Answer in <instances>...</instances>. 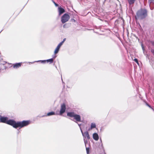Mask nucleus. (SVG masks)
<instances>
[{"label":"nucleus","instance_id":"nucleus-32","mask_svg":"<svg viewBox=\"0 0 154 154\" xmlns=\"http://www.w3.org/2000/svg\"><path fill=\"white\" fill-rule=\"evenodd\" d=\"M100 141H101V142L102 141V140H101V139H100Z\"/></svg>","mask_w":154,"mask_h":154},{"label":"nucleus","instance_id":"nucleus-8","mask_svg":"<svg viewBox=\"0 0 154 154\" xmlns=\"http://www.w3.org/2000/svg\"><path fill=\"white\" fill-rule=\"evenodd\" d=\"M59 14L60 15L61 14L65 12V10L63 8L60 7L58 8Z\"/></svg>","mask_w":154,"mask_h":154},{"label":"nucleus","instance_id":"nucleus-30","mask_svg":"<svg viewBox=\"0 0 154 154\" xmlns=\"http://www.w3.org/2000/svg\"><path fill=\"white\" fill-rule=\"evenodd\" d=\"M152 45L154 46V42H152Z\"/></svg>","mask_w":154,"mask_h":154},{"label":"nucleus","instance_id":"nucleus-2","mask_svg":"<svg viewBox=\"0 0 154 154\" xmlns=\"http://www.w3.org/2000/svg\"><path fill=\"white\" fill-rule=\"evenodd\" d=\"M147 15L146 10L144 8H141L137 12L135 17L136 20H142L145 19Z\"/></svg>","mask_w":154,"mask_h":154},{"label":"nucleus","instance_id":"nucleus-35","mask_svg":"<svg viewBox=\"0 0 154 154\" xmlns=\"http://www.w3.org/2000/svg\"><path fill=\"white\" fill-rule=\"evenodd\" d=\"M42 116V117H43V116Z\"/></svg>","mask_w":154,"mask_h":154},{"label":"nucleus","instance_id":"nucleus-15","mask_svg":"<svg viewBox=\"0 0 154 154\" xmlns=\"http://www.w3.org/2000/svg\"><path fill=\"white\" fill-rule=\"evenodd\" d=\"M55 113L54 112H51L48 113L47 114V116H50L51 115H55Z\"/></svg>","mask_w":154,"mask_h":154},{"label":"nucleus","instance_id":"nucleus-33","mask_svg":"<svg viewBox=\"0 0 154 154\" xmlns=\"http://www.w3.org/2000/svg\"><path fill=\"white\" fill-rule=\"evenodd\" d=\"M100 141H101V142L102 141V140H101V139H100Z\"/></svg>","mask_w":154,"mask_h":154},{"label":"nucleus","instance_id":"nucleus-12","mask_svg":"<svg viewBox=\"0 0 154 154\" xmlns=\"http://www.w3.org/2000/svg\"><path fill=\"white\" fill-rule=\"evenodd\" d=\"M96 127V125L95 123H92L91 124V129L95 128Z\"/></svg>","mask_w":154,"mask_h":154},{"label":"nucleus","instance_id":"nucleus-24","mask_svg":"<svg viewBox=\"0 0 154 154\" xmlns=\"http://www.w3.org/2000/svg\"><path fill=\"white\" fill-rule=\"evenodd\" d=\"M151 51L152 53L154 55V50H152Z\"/></svg>","mask_w":154,"mask_h":154},{"label":"nucleus","instance_id":"nucleus-14","mask_svg":"<svg viewBox=\"0 0 154 154\" xmlns=\"http://www.w3.org/2000/svg\"><path fill=\"white\" fill-rule=\"evenodd\" d=\"M46 61L47 62H50V63H51L53 62V58H51L47 60Z\"/></svg>","mask_w":154,"mask_h":154},{"label":"nucleus","instance_id":"nucleus-13","mask_svg":"<svg viewBox=\"0 0 154 154\" xmlns=\"http://www.w3.org/2000/svg\"><path fill=\"white\" fill-rule=\"evenodd\" d=\"M40 62L41 63H45L46 62V60H38L37 61H35L34 62H29V63H34L35 62Z\"/></svg>","mask_w":154,"mask_h":154},{"label":"nucleus","instance_id":"nucleus-4","mask_svg":"<svg viewBox=\"0 0 154 154\" xmlns=\"http://www.w3.org/2000/svg\"><path fill=\"white\" fill-rule=\"evenodd\" d=\"M82 136L84 138V141L85 143V146L88 143V140H89L90 138L88 132V131H86L82 133Z\"/></svg>","mask_w":154,"mask_h":154},{"label":"nucleus","instance_id":"nucleus-18","mask_svg":"<svg viewBox=\"0 0 154 154\" xmlns=\"http://www.w3.org/2000/svg\"><path fill=\"white\" fill-rule=\"evenodd\" d=\"M66 40V38H64L63 39V41L60 42V43H61V44L62 45L63 44V43H64V42Z\"/></svg>","mask_w":154,"mask_h":154},{"label":"nucleus","instance_id":"nucleus-16","mask_svg":"<svg viewBox=\"0 0 154 154\" xmlns=\"http://www.w3.org/2000/svg\"><path fill=\"white\" fill-rule=\"evenodd\" d=\"M149 2L150 3V7L151 10H153V8H152L150 6V4L154 2V0H149Z\"/></svg>","mask_w":154,"mask_h":154},{"label":"nucleus","instance_id":"nucleus-34","mask_svg":"<svg viewBox=\"0 0 154 154\" xmlns=\"http://www.w3.org/2000/svg\"><path fill=\"white\" fill-rule=\"evenodd\" d=\"M152 110H153V111H154V109H152Z\"/></svg>","mask_w":154,"mask_h":154},{"label":"nucleus","instance_id":"nucleus-29","mask_svg":"<svg viewBox=\"0 0 154 154\" xmlns=\"http://www.w3.org/2000/svg\"><path fill=\"white\" fill-rule=\"evenodd\" d=\"M142 48V49H143V51H144V47H143V48Z\"/></svg>","mask_w":154,"mask_h":154},{"label":"nucleus","instance_id":"nucleus-9","mask_svg":"<svg viewBox=\"0 0 154 154\" xmlns=\"http://www.w3.org/2000/svg\"><path fill=\"white\" fill-rule=\"evenodd\" d=\"M93 139L97 141L99 139V136L97 133H94L93 135Z\"/></svg>","mask_w":154,"mask_h":154},{"label":"nucleus","instance_id":"nucleus-19","mask_svg":"<svg viewBox=\"0 0 154 154\" xmlns=\"http://www.w3.org/2000/svg\"><path fill=\"white\" fill-rule=\"evenodd\" d=\"M134 61L135 62L138 64V60L136 58H135L134 59Z\"/></svg>","mask_w":154,"mask_h":154},{"label":"nucleus","instance_id":"nucleus-17","mask_svg":"<svg viewBox=\"0 0 154 154\" xmlns=\"http://www.w3.org/2000/svg\"><path fill=\"white\" fill-rule=\"evenodd\" d=\"M86 146V152L87 154L89 153V149L88 147H86V146Z\"/></svg>","mask_w":154,"mask_h":154},{"label":"nucleus","instance_id":"nucleus-3","mask_svg":"<svg viewBox=\"0 0 154 154\" xmlns=\"http://www.w3.org/2000/svg\"><path fill=\"white\" fill-rule=\"evenodd\" d=\"M67 116L70 117H74V119L77 122H81V118L79 115L76 114L73 112H69L67 113Z\"/></svg>","mask_w":154,"mask_h":154},{"label":"nucleus","instance_id":"nucleus-22","mask_svg":"<svg viewBox=\"0 0 154 154\" xmlns=\"http://www.w3.org/2000/svg\"><path fill=\"white\" fill-rule=\"evenodd\" d=\"M54 3V5L56 6H58V5L57 4H56V3H55L54 2H53Z\"/></svg>","mask_w":154,"mask_h":154},{"label":"nucleus","instance_id":"nucleus-31","mask_svg":"<svg viewBox=\"0 0 154 154\" xmlns=\"http://www.w3.org/2000/svg\"><path fill=\"white\" fill-rule=\"evenodd\" d=\"M141 46H142V48L143 47H143V45H141Z\"/></svg>","mask_w":154,"mask_h":154},{"label":"nucleus","instance_id":"nucleus-21","mask_svg":"<svg viewBox=\"0 0 154 154\" xmlns=\"http://www.w3.org/2000/svg\"><path fill=\"white\" fill-rule=\"evenodd\" d=\"M71 21L72 22H75V20L73 19H72L71 20Z\"/></svg>","mask_w":154,"mask_h":154},{"label":"nucleus","instance_id":"nucleus-27","mask_svg":"<svg viewBox=\"0 0 154 154\" xmlns=\"http://www.w3.org/2000/svg\"><path fill=\"white\" fill-rule=\"evenodd\" d=\"M80 130H81V132L82 134V133H84L82 131V129H81V127H80Z\"/></svg>","mask_w":154,"mask_h":154},{"label":"nucleus","instance_id":"nucleus-1","mask_svg":"<svg viewBox=\"0 0 154 154\" xmlns=\"http://www.w3.org/2000/svg\"><path fill=\"white\" fill-rule=\"evenodd\" d=\"M0 122L10 125L15 128H21L28 125L30 124V122L29 121L24 120L16 122L13 119L8 120V118L6 117H2L1 116H0Z\"/></svg>","mask_w":154,"mask_h":154},{"label":"nucleus","instance_id":"nucleus-25","mask_svg":"<svg viewBox=\"0 0 154 154\" xmlns=\"http://www.w3.org/2000/svg\"><path fill=\"white\" fill-rule=\"evenodd\" d=\"M147 105L150 108H151L152 109H153V108H152L148 104H147Z\"/></svg>","mask_w":154,"mask_h":154},{"label":"nucleus","instance_id":"nucleus-26","mask_svg":"<svg viewBox=\"0 0 154 154\" xmlns=\"http://www.w3.org/2000/svg\"><path fill=\"white\" fill-rule=\"evenodd\" d=\"M80 130H81V132L82 134V133H84L82 131V129H81V127H80Z\"/></svg>","mask_w":154,"mask_h":154},{"label":"nucleus","instance_id":"nucleus-20","mask_svg":"<svg viewBox=\"0 0 154 154\" xmlns=\"http://www.w3.org/2000/svg\"><path fill=\"white\" fill-rule=\"evenodd\" d=\"M74 121L76 123H77L78 124V125L79 126V127H80H80H81V125H82L81 124H78V123H77V121Z\"/></svg>","mask_w":154,"mask_h":154},{"label":"nucleus","instance_id":"nucleus-6","mask_svg":"<svg viewBox=\"0 0 154 154\" xmlns=\"http://www.w3.org/2000/svg\"><path fill=\"white\" fill-rule=\"evenodd\" d=\"M66 110V106L65 103H63L61 104L60 106V111L59 115H62V114L64 113Z\"/></svg>","mask_w":154,"mask_h":154},{"label":"nucleus","instance_id":"nucleus-11","mask_svg":"<svg viewBox=\"0 0 154 154\" xmlns=\"http://www.w3.org/2000/svg\"><path fill=\"white\" fill-rule=\"evenodd\" d=\"M136 0H128L129 5H131L133 4Z\"/></svg>","mask_w":154,"mask_h":154},{"label":"nucleus","instance_id":"nucleus-28","mask_svg":"<svg viewBox=\"0 0 154 154\" xmlns=\"http://www.w3.org/2000/svg\"><path fill=\"white\" fill-rule=\"evenodd\" d=\"M56 57V56L54 55V57H53V58H55Z\"/></svg>","mask_w":154,"mask_h":154},{"label":"nucleus","instance_id":"nucleus-10","mask_svg":"<svg viewBox=\"0 0 154 154\" xmlns=\"http://www.w3.org/2000/svg\"><path fill=\"white\" fill-rule=\"evenodd\" d=\"M21 63H15L13 66L14 68H17L20 67L21 66Z\"/></svg>","mask_w":154,"mask_h":154},{"label":"nucleus","instance_id":"nucleus-23","mask_svg":"<svg viewBox=\"0 0 154 154\" xmlns=\"http://www.w3.org/2000/svg\"><path fill=\"white\" fill-rule=\"evenodd\" d=\"M66 24H65L63 25V27L64 28H66L67 27L66 26Z\"/></svg>","mask_w":154,"mask_h":154},{"label":"nucleus","instance_id":"nucleus-5","mask_svg":"<svg viewBox=\"0 0 154 154\" xmlns=\"http://www.w3.org/2000/svg\"><path fill=\"white\" fill-rule=\"evenodd\" d=\"M69 15L67 14H64L61 18V21L63 23H64L67 22L69 19Z\"/></svg>","mask_w":154,"mask_h":154},{"label":"nucleus","instance_id":"nucleus-7","mask_svg":"<svg viewBox=\"0 0 154 154\" xmlns=\"http://www.w3.org/2000/svg\"><path fill=\"white\" fill-rule=\"evenodd\" d=\"M62 45L61 44V43H60L57 46V48H56V49H55V50L54 51V53L55 54H56L57 53L59 50V49L61 47V46H62Z\"/></svg>","mask_w":154,"mask_h":154}]
</instances>
